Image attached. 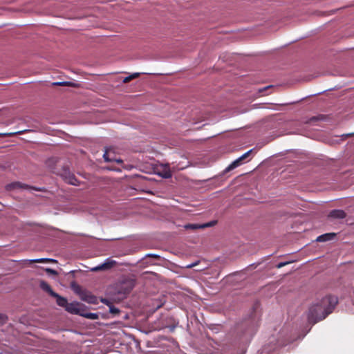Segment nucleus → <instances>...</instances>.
I'll list each match as a JSON object with an SVG mask.
<instances>
[{
	"label": "nucleus",
	"instance_id": "5",
	"mask_svg": "<svg viewBox=\"0 0 354 354\" xmlns=\"http://www.w3.org/2000/svg\"><path fill=\"white\" fill-rule=\"evenodd\" d=\"M115 265H116L115 261L110 259H107L103 263L91 268V271L97 272V271H100V270H108L112 268Z\"/></svg>",
	"mask_w": 354,
	"mask_h": 354
},
{
	"label": "nucleus",
	"instance_id": "13",
	"mask_svg": "<svg viewBox=\"0 0 354 354\" xmlns=\"http://www.w3.org/2000/svg\"><path fill=\"white\" fill-rule=\"evenodd\" d=\"M335 236V233H326L319 236L316 241L318 242H325L333 239Z\"/></svg>",
	"mask_w": 354,
	"mask_h": 354
},
{
	"label": "nucleus",
	"instance_id": "27",
	"mask_svg": "<svg viewBox=\"0 0 354 354\" xmlns=\"http://www.w3.org/2000/svg\"><path fill=\"white\" fill-rule=\"evenodd\" d=\"M32 189H35V190H37V191L40 190L39 189H37V188H35V187H33Z\"/></svg>",
	"mask_w": 354,
	"mask_h": 354
},
{
	"label": "nucleus",
	"instance_id": "4",
	"mask_svg": "<svg viewBox=\"0 0 354 354\" xmlns=\"http://www.w3.org/2000/svg\"><path fill=\"white\" fill-rule=\"evenodd\" d=\"M216 223V221H212L203 224L188 223L183 226L184 229L187 230L195 231L198 229H204L209 227H212Z\"/></svg>",
	"mask_w": 354,
	"mask_h": 354
},
{
	"label": "nucleus",
	"instance_id": "9",
	"mask_svg": "<svg viewBox=\"0 0 354 354\" xmlns=\"http://www.w3.org/2000/svg\"><path fill=\"white\" fill-rule=\"evenodd\" d=\"M81 298L82 300L89 304H95L97 303V297L86 291H84L81 293Z\"/></svg>",
	"mask_w": 354,
	"mask_h": 354
},
{
	"label": "nucleus",
	"instance_id": "26",
	"mask_svg": "<svg viewBox=\"0 0 354 354\" xmlns=\"http://www.w3.org/2000/svg\"><path fill=\"white\" fill-rule=\"evenodd\" d=\"M289 263L288 262H281L279 263L278 265H277V268H282L283 266H285L286 265L288 264Z\"/></svg>",
	"mask_w": 354,
	"mask_h": 354
},
{
	"label": "nucleus",
	"instance_id": "2",
	"mask_svg": "<svg viewBox=\"0 0 354 354\" xmlns=\"http://www.w3.org/2000/svg\"><path fill=\"white\" fill-rule=\"evenodd\" d=\"M134 286L135 281L133 279L126 278L119 281L114 285L111 291L113 299L118 301L123 300Z\"/></svg>",
	"mask_w": 354,
	"mask_h": 354
},
{
	"label": "nucleus",
	"instance_id": "1",
	"mask_svg": "<svg viewBox=\"0 0 354 354\" xmlns=\"http://www.w3.org/2000/svg\"><path fill=\"white\" fill-rule=\"evenodd\" d=\"M338 303V299L334 295H327L320 301L313 304L308 310V320L315 324L324 319L330 314Z\"/></svg>",
	"mask_w": 354,
	"mask_h": 354
},
{
	"label": "nucleus",
	"instance_id": "6",
	"mask_svg": "<svg viewBox=\"0 0 354 354\" xmlns=\"http://www.w3.org/2000/svg\"><path fill=\"white\" fill-rule=\"evenodd\" d=\"M157 174L164 178H169L172 174L168 165H162L157 168Z\"/></svg>",
	"mask_w": 354,
	"mask_h": 354
},
{
	"label": "nucleus",
	"instance_id": "22",
	"mask_svg": "<svg viewBox=\"0 0 354 354\" xmlns=\"http://www.w3.org/2000/svg\"><path fill=\"white\" fill-rule=\"evenodd\" d=\"M351 288V291H350V292H349V296L351 297H354V281L352 282Z\"/></svg>",
	"mask_w": 354,
	"mask_h": 354
},
{
	"label": "nucleus",
	"instance_id": "3",
	"mask_svg": "<svg viewBox=\"0 0 354 354\" xmlns=\"http://www.w3.org/2000/svg\"><path fill=\"white\" fill-rule=\"evenodd\" d=\"M252 149L247 151L246 153L243 154L241 157H239V158H237L236 160L233 161L227 167L225 168V169L224 170V172L225 173L229 172V171H232V169H235L236 167L240 166L242 164L243 161L244 160H245L250 156V154L252 153Z\"/></svg>",
	"mask_w": 354,
	"mask_h": 354
},
{
	"label": "nucleus",
	"instance_id": "11",
	"mask_svg": "<svg viewBox=\"0 0 354 354\" xmlns=\"http://www.w3.org/2000/svg\"><path fill=\"white\" fill-rule=\"evenodd\" d=\"M346 216V214L342 209H333L328 214L329 218L335 219H342Z\"/></svg>",
	"mask_w": 354,
	"mask_h": 354
},
{
	"label": "nucleus",
	"instance_id": "14",
	"mask_svg": "<svg viewBox=\"0 0 354 354\" xmlns=\"http://www.w3.org/2000/svg\"><path fill=\"white\" fill-rule=\"evenodd\" d=\"M53 297L56 298V302L58 306L65 308L68 304V301L66 298L59 295L57 293V296H53Z\"/></svg>",
	"mask_w": 354,
	"mask_h": 354
},
{
	"label": "nucleus",
	"instance_id": "12",
	"mask_svg": "<svg viewBox=\"0 0 354 354\" xmlns=\"http://www.w3.org/2000/svg\"><path fill=\"white\" fill-rule=\"evenodd\" d=\"M39 286L43 290L48 292L51 297L57 296V293L52 290L51 287L47 282L41 281Z\"/></svg>",
	"mask_w": 354,
	"mask_h": 354
},
{
	"label": "nucleus",
	"instance_id": "23",
	"mask_svg": "<svg viewBox=\"0 0 354 354\" xmlns=\"http://www.w3.org/2000/svg\"><path fill=\"white\" fill-rule=\"evenodd\" d=\"M131 80H132V77H131V75H129V76H127V77L124 78L123 82L124 83H128V82H129Z\"/></svg>",
	"mask_w": 354,
	"mask_h": 354
},
{
	"label": "nucleus",
	"instance_id": "21",
	"mask_svg": "<svg viewBox=\"0 0 354 354\" xmlns=\"http://www.w3.org/2000/svg\"><path fill=\"white\" fill-rule=\"evenodd\" d=\"M45 270L48 274H53V275L58 274L57 272L52 268H46Z\"/></svg>",
	"mask_w": 354,
	"mask_h": 354
},
{
	"label": "nucleus",
	"instance_id": "15",
	"mask_svg": "<svg viewBox=\"0 0 354 354\" xmlns=\"http://www.w3.org/2000/svg\"><path fill=\"white\" fill-rule=\"evenodd\" d=\"M65 309L66 311L73 313V314H78L79 313V309L76 304L73 303H68L67 306L65 307Z\"/></svg>",
	"mask_w": 354,
	"mask_h": 354
},
{
	"label": "nucleus",
	"instance_id": "25",
	"mask_svg": "<svg viewBox=\"0 0 354 354\" xmlns=\"http://www.w3.org/2000/svg\"><path fill=\"white\" fill-rule=\"evenodd\" d=\"M140 73H133V74H131L130 75L132 77V80H133V79H136V78L140 76Z\"/></svg>",
	"mask_w": 354,
	"mask_h": 354
},
{
	"label": "nucleus",
	"instance_id": "18",
	"mask_svg": "<svg viewBox=\"0 0 354 354\" xmlns=\"http://www.w3.org/2000/svg\"><path fill=\"white\" fill-rule=\"evenodd\" d=\"M86 318L96 319L98 318V315L96 313H88L83 315Z\"/></svg>",
	"mask_w": 354,
	"mask_h": 354
},
{
	"label": "nucleus",
	"instance_id": "8",
	"mask_svg": "<svg viewBox=\"0 0 354 354\" xmlns=\"http://www.w3.org/2000/svg\"><path fill=\"white\" fill-rule=\"evenodd\" d=\"M104 159L105 162H116L118 163H122L123 161L122 159H117L115 158V155L112 149H106L104 153Z\"/></svg>",
	"mask_w": 354,
	"mask_h": 354
},
{
	"label": "nucleus",
	"instance_id": "24",
	"mask_svg": "<svg viewBox=\"0 0 354 354\" xmlns=\"http://www.w3.org/2000/svg\"><path fill=\"white\" fill-rule=\"evenodd\" d=\"M147 257H152L154 259H160V257L159 255L155 254H147Z\"/></svg>",
	"mask_w": 354,
	"mask_h": 354
},
{
	"label": "nucleus",
	"instance_id": "20",
	"mask_svg": "<svg viewBox=\"0 0 354 354\" xmlns=\"http://www.w3.org/2000/svg\"><path fill=\"white\" fill-rule=\"evenodd\" d=\"M28 131H30V130H22V131H17V132H12V133H6L7 136H15V135H21L26 132H28Z\"/></svg>",
	"mask_w": 354,
	"mask_h": 354
},
{
	"label": "nucleus",
	"instance_id": "17",
	"mask_svg": "<svg viewBox=\"0 0 354 354\" xmlns=\"http://www.w3.org/2000/svg\"><path fill=\"white\" fill-rule=\"evenodd\" d=\"M54 86H73V84L71 82H57L53 83Z\"/></svg>",
	"mask_w": 354,
	"mask_h": 354
},
{
	"label": "nucleus",
	"instance_id": "16",
	"mask_svg": "<svg viewBox=\"0 0 354 354\" xmlns=\"http://www.w3.org/2000/svg\"><path fill=\"white\" fill-rule=\"evenodd\" d=\"M49 262L55 263V262H56V261L54 259H47V258L37 259H33V260L30 261V263H49Z\"/></svg>",
	"mask_w": 354,
	"mask_h": 354
},
{
	"label": "nucleus",
	"instance_id": "10",
	"mask_svg": "<svg viewBox=\"0 0 354 354\" xmlns=\"http://www.w3.org/2000/svg\"><path fill=\"white\" fill-rule=\"evenodd\" d=\"M102 302L106 304L109 308V313L113 315V316H117L120 314V310L115 307L113 304L108 299H102Z\"/></svg>",
	"mask_w": 354,
	"mask_h": 354
},
{
	"label": "nucleus",
	"instance_id": "19",
	"mask_svg": "<svg viewBox=\"0 0 354 354\" xmlns=\"http://www.w3.org/2000/svg\"><path fill=\"white\" fill-rule=\"evenodd\" d=\"M12 186L14 188H28V186L27 185H23L19 182L12 183Z\"/></svg>",
	"mask_w": 354,
	"mask_h": 354
},
{
	"label": "nucleus",
	"instance_id": "7",
	"mask_svg": "<svg viewBox=\"0 0 354 354\" xmlns=\"http://www.w3.org/2000/svg\"><path fill=\"white\" fill-rule=\"evenodd\" d=\"M62 176L64 177V180L67 183L73 185H78V180L76 178L75 175L71 174L69 171L64 170V174H62Z\"/></svg>",
	"mask_w": 354,
	"mask_h": 354
}]
</instances>
